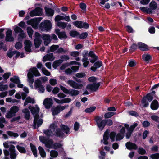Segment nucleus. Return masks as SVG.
<instances>
[{
    "label": "nucleus",
    "mask_w": 159,
    "mask_h": 159,
    "mask_svg": "<svg viewBox=\"0 0 159 159\" xmlns=\"http://www.w3.org/2000/svg\"><path fill=\"white\" fill-rule=\"evenodd\" d=\"M3 145L5 148H9V151L10 152V158L11 159H15L16 157L17 154L15 149V147L13 145H9L8 142L7 141L3 143Z\"/></svg>",
    "instance_id": "1"
},
{
    "label": "nucleus",
    "mask_w": 159,
    "mask_h": 159,
    "mask_svg": "<svg viewBox=\"0 0 159 159\" xmlns=\"http://www.w3.org/2000/svg\"><path fill=\"white\" fill-rule=\"evenodd\" d=\"M60 87L63 92L66 94H69L72 96H75L79 94L80 92L75 89H68L62 85H60Z\"/></svg>",
    "instance_id": "2"
},
{
    "label": "nucleus",
    "mask_w": 159,
    "mask_h": 159,
    "mask_svg": "<svg viewBox=\"0 0 159 159\" xmlns=\"http://www.w3.org/2000/svg\"><path fill=\"white\" fill-rule=\"evenodd\" d=\"M29 109L30 110L32 114L34 115V123H35L37 119L39 117L38 113L39 112V108L37 105H35L34 107L29 106Z\"/></svg>",
    "instance_id": "3"
},
{
    "label": "nucleus",
    "mask_w": 159,
    "mask_h": 159,
    "mask_svg": "<svg viewBox=\"0 0 159 159\" xmlns=\"http://www.w3.org/2000/svg\"><path fill=\"white\" fill-rule=\"evenodd\" d=\"M57 127V125L54 123H52L50 125L49 129L44 130L43 131V133L48 136H53L54 135L53 132L55 131V129Z\"/></svg>",
    "instance_id": "4"
},
{
    "label": "nucleus",
    "mask_w": 159,
    "mask_h": 159,
    "mask_svg": "<svg viewBox=\"0 0 159 159\" xmlns=\"http://www.w3.org/2000/svg\"><path fill=\"white\" fill-rule=\"evenodd\" d=\"M66 83L70 86L75 89H81L83 86V85L82 84L77 83L71 80H68L67 81Z\"/></svg>",
    "instance_id": "5"
},
{
    "label": "nucleus",
    "mask_w": 159,
    "mask_h": 159,
    "mask_svg": "<svg viewBox=\"0 0 159 159\" xmlns=\"http://www.w3.org/2000/svg\"><path fill=\"white\" fill-rule=\"evenodd\" d=\"M68 106V105L64 106L59 105L52 108V114L53 115H57L60 112V111L63 110L65 108H67Z\"/></svg>",
    "instance_id": "6"
},
{
    "label": "nucleus",
    "mask_w": 159,
    "mask_h": 159,
    "mask_svg": "<svg viewBox=\"0 0 159 159\" xmlns=\"http://www.w3.org/2000/svg\"><path fill=\"white\" fill-rule=\"evenodd\" d=\"M138 125L137 123H135L133 125H131L130 128H129V125L127 124H125V128L128 129V132L126 133V137L127 138H129L131 136V134L135 128Z\"/></svg>",
    "instance_id": "7"
},
{
    "label": "nucleus",
    "mask_w": 159,
    "mask_h": 159,
    "mask_svg": "<svg viewBox=\"0 0 159 159\" xmlns=\"http://www.w3.org/2000/svg\"><path fill=\"white\" fill-rule=\"evenodd\" d=\"M96 121L98 127L101 130H102L106 125V120H102L100 117H97L96 118Z\"/></svg>",
    "instance_id": "8"
},
{
    "label": "nucleus",
    "mask_w": 159,
    "mask_h": 159,
    "mask_svg": "<svg viewBox=\"0 0 159 159\" xmlns=\"http://www.w3.org/2000/svg\"><path fill=\"white\" fill-rule=\"evenodd\" d=\"M75 26L76 27L80 28H84L87 29L89 27V25L86 22H83L81 21H76L73 22Z\"/></svg>",
    "instance_id": "9"
},
{
    "label": "nucleus",
    "mask_w": 159,
    "mask_h": 159,
    "mask_svg": "<svg viewBox=\"0 0 159 159\" xmlns=\"http://www.w3.org/2000/svg\"><path fill=\"white\" fill-rule=\"evenodd\" d=\"M41 27L44 29L46 31H49L52 27L51 22L48 20H46L44 22L41 23Z\"/></svg>",
    "instance_id": "10"
},
{
    "label": "nucleus",
    "mask_w": 159,
    "mask_h": 159,
    "mask_svg": "<svg viewBox=\"0 0 159 159\" xmlns=\"http://www.w3.org/2000/svg\"><path fill=\"white\" fill-rule=\"evenodd\" d=\"M42 9L39 7H37L30 12V15L31 17L39 16L42 14Z\"/></svg>",
    "instance_id": "11"
},
{
    "label": "nucleus",
    "mask_w": 159,
    "mask_h": 159,
    "mask_svg": "<svg viewBox=\"0 0 159 159\" xmlns=\"http://www.w3.org/2000/svg\"><path fill=\"white\" fill-rule=\"evenodd\" d=\"M100 85L99 83L97 84H89L87 85L86 88L92 91H95L98 89Z\"/></svg>",
    "instance_id": "12"
},
{
    "label": "nucleus",
    "mask_w": 159,
    "mask_h": 159,
    "mask_svg": "<svg viewBox=\"0 0 159 159\" xmlns=\"http://www.w3.org/2000/svg\"><path fill=\"white\" fill-rule=\"evenodd\" d=\"M43 104L46 108L47 109L49 108L52 105V101L50 98H46L44 100Z\"/></svg>",
    "instance_id": "13"
},
{
    "label": "nucleus",
    "mask_w": 159,
    "mask_h": 159,
    "mask_svg": "<svg viewBox=\"0 0 159 159\" xmlns=\"http://www.w3.org/2000/svg\"><path fill=\"white\" fill-rule=\"evenodd\" d=\"M27 23L29 25H31L34 28H36L37 27L38 22L36 19H34L28 21Z\"/></svg>",
    "instance_id": "14"
},
{
    "label": "nucleus",
    "mask_w": 159,
    "mask_h": 159,
    "mask_svg": "<svg viewBox=\"0 0 159 159\" xmlns=\"http://www.w3.org/2000/svg\"><path fill=\"white\" fill-rule=\"evenodd\" d=\"M43 39L44 40V44L46 46L48 45L51 42V36L49 35L46 34H43L42 37Z\"/></svg>",
    "instance_id": "15"
},
{
    "label": "nucleus",
    "mask_w": 159,
    "mask_h": 159,
    "mask_svg": "<svg viewBox=\"0 0 159 159\" xmlns=\"http://www.w3.org/2000/svg\"><path fill=\"white\" fill-rule=\"evenodd\" d=\"M12 31L11 30H8L7 32L6 40L7 41H13L14 39L12 36Z\"/></svg>",
    "instance_id": "16"
},
{
    "label": "nucleus",
    "mask_w": 159,
    "mask_h": 159,
    "mask_svg": "<svg viewBox=\"0 0 159 159\" xmlns=\"http://www.w3.org/2000/svg\"><path fill=\"white\" fill-rule=\"evenodd\" d=\"M55 59V57L53 56V53L47 54L44 56L43 59V61L45 62L47 61H52Z\"/></svg>",
    "instance_id": "17"
},
{
    "label": "nucleus",
    "mask_w": 159,
    "mask_h": 159,
    "mask_svg": "<svg viewBox=\"0 0 159 159\" xmlns=\"http://www.w3.org/2000/svg\"><path fill=\"white\" fill-rule=\"evenodd\" d=\"M55 32L60 39H66L67 37L65 32H60L59 29H56Z\"/></svg>",
    "instance_id": "18"
},
{
    "label": "nucleus",
    "mask_w": 159,
    "mask_h": 159,
    "mask_svg": "<svg viewBox=\"0 0 159 159\" xmlns=\"http://www.w3.org/2000/svg\"><path fill=\"white\" fill-rule=\"evenodd\" d=\"M63 145L59 143L56 142L53 143V148L55 149H60V151L65 152L64 149L62 148Z\"/></svg>",
    "instance_id": "19"
},
{
    "label": "nucleus",
    "mask_w": 159,
    "mask_h": 159,
    "mask_svg": "<svg viewBox=\"0 0 159 159\" xmlns=\"http://www.w3.org/2000/svg\"><path fill=\"white\" fill-rule=\"evenodd\" d=\"M53 99L56 103L58 104L69 103L71 101V99L69 98H66L61 100H60L55 98H53Z\"/></svg>",
    "instance_id": "20"
},
{
    "label": "nucleus",
    "mask_w": 159,
    "mask_h": 159,
    "mask_svg": "<svg viewBox=\"0 0 159 159\" xmlns=\"http://www.w3.org/2000/svg\"><path fill=\"white\" fill-rule=\"evenodd\" d=\"M138 48L142 51H147L148 50V46L145 44L139 42L138 43Z\"/></svg>",
    "instance_id": "21"
},
{
    "label": "nucleus",
    "mask_w": 159,
    "mask_h": 159,
    "mask_svg": "<svg viewBox=\"0 0 159 159\" xmlns=\"http://www.w3.org/2000/svg\"><path fill=\"white\" fill-rule=\"evenodd\" d=\"M25 51L29 52H31V48L32 44L31 41L29 40H26L25 42Z\"/></svg>",
    "instance_id": "22"
},
{
    "label": "nucleus",
    "mask_w": 159,
    "mask_h": 159,
    "mask_svg": "<svg viewBox=\"0 0 159 159\" xmlns=\"http://www.w3.org/2000/svg\"><path fill=\"white\" fill-rule=\"evenodd\" d=\"M126 146L127 148L129 150H136L138 148L136 145L130 142H128L126 143Z\"/></svg>",
    "instance_id": "23"
},
{
    "label": "nucleus",
    "mask_w": 159,
    "mask_h": 159,
    "mask_svg": "<svg viewBox=\"0 0 159 159\" xmlns=\"http://www.w3.org/2000/svg\"><path fill=\"white\" fill-rule=\"evenodd\" d=\"M28 72H30L33 75H34L35 76H39L41 75L40 74L35 67H34L32 69H30Z\"/></svg>",
    "instance_id": "24"
},
{
    "label": "nucleus",
    "mask_w": 159,
    "mask_h": 159,
    "mask_svg": "<svg viewBox=\"0 0 159 159\" xmlns=\"http://www.w3.org/2000/svg\"><path fill=\"white\" fill-rule=\"evenodd\" d=\"M157 4L155 1H152L149 4V8H148L152 12L151 13H152L153 11L157 8Z\"/></svg>",
    "instance_id": "25"
},
{
    "label": "nucleus",
    "mask_w": 159,
    "mask_h": 159,
    "mask_svg": "<svg viewBox=\"0 0 159 159\" xmlns=\"http://www.w3.org/2000/svg\"><path fill=\"white\" fill-rule=\"evenodd\" d=\"M44 143L46 147L49 148H53V141L52 139H50L46 141Z\"/></svg>",
    "instance_id": "26"
},
{
    "label": "nucleus",
    "mask_w": 159,
    "mask_h": 159,
    "mask_svg": "<svg viewBox=\"0 0 159 159\" xmlns=\"http://www.w3.org/2000/svg\"><path fill=\"white\" fill-rule=\"evenodd\" d=\"M45 10L47 16H53L54 14V11L52 9L45 7Z\"/></svg>",
    "instance_id": "27"
},
{
    "label": "nucleus",
    "mask_w": 159,
    "mask_h": 159,
    "mask_svg": "<svg viewBox=\"0 0 159 159\" xmlns=\"http://www.w3.org/2000/svg\"><path fill=\"white\" fill-rule=\"evenodd\" d=\"M143 60L147 62H148L152 59V57L149 54H145L142 56Z\"/></svg>",
    "instance_id": "28"
},
{
    "label": "nucleus",
    "mask_w": 159,
    "mask_h": 159,
    "mask_svg": "<svg viewBox=\"0 0 159 159\" xmlns=\"http://www.w3.org/2000/svg\"><path fill=\"white\" fill-rule=\"evenodd\" d=\"M159 107V104L158 101L156 100H154L151 105V108L154 110L157 109Z\"/></svg>",
    "instance_id": "29"
},
{
    "label": "nucleus",
    "mask_w": 159,
    "mask_h": 159,
    "mask_svg": "<svg viewBox=\"0 0 159 159\" xmlns=\"http://www.w3.org/2000/svg\"><path fill=\"white\" fill-rule=\"evenodd\" d=\"M35 102V101L34 98H32L30 97H28L25 99V101L24 103V106H26L28 103L34 104Z\"/></svg>",
    "instance_id": "30"
},
{
    "label": "nucleus",
    "mask_w": 159,
    "mask_h": 159,
    "mask_svg": "<svg viewBox=\"0 0 159 159\" xmlns=\"http://www.w3.org/2000/svg\"><path fill=\"white\" fill-rule=\"evenodd\" d=\"M60 126L61 130L66 133V134L70 133L69 128L67 126L64 125H61Z\"/></svg>",
    "instance_id": "31"
},
{
    "label": "nucleus",
    "mask_w": 159,
    "mask_h": 159,
    "mask_svg": "<svg viewBox=\"0 0 159 159\" xmlns=\"http://www.w3.org/2000/svg\"><path fill=\"white\" fill-rule=\"evenodd\" d=\"M27 77L28 82L32 84L34 81L33 75L30 72H28L27 74Z\"/></svg>",
    "instance_id": "32"
},
{
    "label": "nucleus",
    "mask_w": 159,
    "mask_h": 159,
    "mask_svg": "<svg viewBox=\"0 0 159 159\" xmlns=\"http://www.w3.org/2000/svg\"><path fill=\"white\" fill-rule=\"evenodd\" d=\"M69 52L68 49H64L62 47H60L58 48L56 51L57 53H68Z\"/></svg>",
    "instance_id": "33"
},
{
    "label": "nucleus",
    "mask_w": 159,
    "mask_h": 159,
    "mask_svg": "<svg viewBox=\"0 0 159 159\" xmlns=\"http://www.w3.org/2000/svg\"><path fill=\"white\" fill-rule=\"evenodd\" d=\"M23 113L25 114V118L28 120L30 118V113L29 110L27 109H24L22 111Z\"/></svg>",
    "instance_id": "34"
},
{
    "label": "nucleus",
    "mask_w": 159,
    "mask_h": 159,
    "mask_svg": "<svg viewBox=\"0 0 159 159\" xmlns=\"http://www.w3.org/2000/svg\"><path fill=\"white\" fill-rule=\"evenodd\" d=\"M38 150L41 157L43 158L45 157H46V154L43 148L42 147L39 146Z\"/></svg>",
    "instance_id": "35"
},
{
    "label": "nucleus",
    "mask_w": 159,
    "mask_h": 159,
    "mask_svg": "<svg viewBox=\"0 0 159 159\" xmlns=\"http://www.w3.org/2000/svg\"><path fill=\"white\" fill-rule=\"evenodd\" d=\"M57 26L60 28L65 29L67 25V23L64 22H58L57 24Z\"/></svg>",
    "instance_id": "36"
},
{
    "label": "nucleus",
    "mask_w": 159,
    "mask_h": 159,
    "mask_svg": "<svg viewBox=\"0 0 159 159\" xmlns=\"http://www.w3.org/2000/svg\"><path fill=\"white\" fill-rule=\"evenodd\" d=\"M30 146L33 155L35 157H37L38 155L36 147L32 143L30 144Z\"/></svg>",
    "instance_id": "37"
},
{
    "label": "nucleus",
    "mask_w": 159,
    "mask_h": 159,
    "mask_svg": "<svg viewBox=\"0 0 159 159\" xmlns=\"http://www.w3.org/2000/svg\"><path fill=\"white\" fill-rule=\"evenodd\" d=\"M43 122L42 119H39V118L37 119V121L35 123H34V128H36V126L37 125L38 127H39L41 126Z\"/></svg>",
    "instance_id": "38"
},
{
    "label": "nucleus",
    "mask_w": 159,
    "mask_h": 159,
    "mask_svg": "<svg viewBox=\"0 0 159 159\" xmlns=\"http://www.w3.org/2000/svg\"><path fill=\"white\" fill-rule=\"evenodd\" d=\"M41 41L40 40V38L38 37L36 38L34 40V43L35 45V47L36 48H38L39 46L41 43Z\"/></svg>",
    "instance_id": "39"
},
{
    "label": "nucleus",
    "mask_w": 159,
    "mask_h": 159,
    "mask_svg": "<svg viewBox=\"0 0 159 159\" xmlns=\"http://www.w3.org/2000/svg\"><path fill=\"white\" fill-rule=\"evenodd\" d=\"M62 63V61L60 59L56 60L52 64L53 67L56 69L58 66H60Z\"/></svg>",
    "instance_id": "40"
},
{
    "label": "nucleus",
    "mask_w": 159,
    "mask_h": 159,
    "mask_svg": "<svg viewBox=\"0 0 159 159\" xmlns=\"http://www.w3.org/2000/svg\"><path fill=\"white\" fill-rule=\"evenodd\" d=\"M16 148L19 152L21 153H25L26 152V150L25 148L23 147L17 145Z\"/></svg>",
    "instance_id": "41"
},
{
    "label": "nucleus",
    "mask_w": 159,
    "mask_h": 159,
    "mask_svg": "<svg viewBox=\"0 0 159 159\" xmlns=\"http://www.w3.org/2000/svg\"><path fill=\"white\" fill-rule=\"evenodd\" d=\"M27 31L29 37L31 38L33 33V31L31 27H29L27 28Z\"/></svg>",
    "instance_id": "42"
},
{
    "label": "nucleus",
    "mask_w": 159,
    "mask_h": 159,
    "mask_svg": "<svg viewBox=\"0 0 159 159\" xmlns=\"http://www.w3.org/2000/svg\"><path fill=\"white\" fill-rule=\"evenodd\" d=\"M140 9L143 11L145 12L148 14H151L152 12L148 7H140Z\"/></svg>",
    "instance_id": "43"
},
{
    "label": "nucleus",
    "mask_w": 159,
    "mask_h": 159,
    "mask_svg": "<svg viewBox=\"0 0 159 159\" xmlns=\"http://www.w3.org/2000/svg\"><path fill=\"white\" fill-rule=\"evenodd\" d=\"M84 57H83L82 60V61L83 62V65L84 67H86L88 64H89V61H88V59L85 57L84 55Z\"/></svg>",
    "instance_id": "44"
},
{
    "label": "nucleus",
    "mask_w": 159,
    "mask_h": 159,
    "mask_svg": "<svg viewBox=\"0 0 159 159\" xmlns=\"http://www.w3.org/2000/svg\"><path fill=\"white\" fill-rule=\"evenodd\" d=\"M10 110L14 113V114L16 115V113L19 110V108L17 106H13L10 108Z\"/></svg>",
    "instance_id": "45"
},
{
    "label": "nucleus",
    "mask_w": 159,
    "mask_h": 159,
    "mask_svg": "<svg viewBox=\"0 0 159 159\" xmlns=\"http://www.w3.org/2000/svg\"><path fill=\"white\" fill-rule=\"evenodd\" d=\"M10 80L16 84H18L20 81L19 77L17 76H14L13 77L10 78Z\"/></svg>",
    "instance_id": "46"
},
{
    "label": "nucleus",
    "mask_w": 159,
    "mask_h": 159,
    "mask_svg": "<svg viewBox=\"0 0 159 159\" xmlns=\"http://www.w3.org/2000/svg\"><path fill=\"white\" fill-rule=\"evenodd\" d=\"M50 156L52 157L55 158L57 157L58 155V152L56 150H51L50 152Z\"/></svg>",
    "instance_id": "47"
},
{
    "label": "nucleus",
    "mask_w": 159,
    "mask_h": 159,
    "mask_svg": "<svg viewBox=\"0 0 159 159\" xmlns=\"http://www.w3.org/2000/svg\"><path fill=\"white\" fill-rule=\"evenodd\" d=\"M60 59L62 63L63 62L68 60L70 58L68 56L66 55H63L61 56L60 57Z\"/></svg>",
    "instance_id": "48"
},
{
    "label": "nucleus",
    "mask_w": 159,
    "mask_h": 159,
    "mask_svg": "<svg viewBox=\"0 0 159 159\" xmlns=\"http://www.w3.org/2000/svg\"><path fill=\"white\" fill-rule=\"evenodd\" d=\"M7 133L8 135L11 137H13L16 138L19 136V134L17 133H14L11 131H8L7 132Z\"/></svg>",
    "instance_id": "49"
},
{
    "label": "nucleus",
    "mask_w": 159,
    "mask_h": 159,
    "mask_svg": "<svg viewBox=\"0 0 159 159\" xmlns=\"http://www.w3.org/2000/svg\"><path fill=\"white\" fill-rule=\"evenodd\" d=\"M56 136L57 137H61L63 134V133L61 131L60 129H57L55 132Z\"/></svg>",
    "instance_id": "50"
},
{
    "label": "nucleus",
    "mask_w": 159,
    "mask_h": 159,
    "mask_svg": "<svg viewBox=\"0 0 159 159\" xmlns=\"http://www.w3.org/2000/svg\"><path fill=\"white\" fill-rule=\"evenodd\" d=\"M95 107H91L90 108H86L85 110V111L87 113H90L93 111L95 110Z\"/></svg>",
    "instance_id": "51"
},
{
    "label": "nucleus",
    "mask_w": 159,
    "mask_h": 159,
    "mask_svg": "<svg viewBox=\"0 0 159 159\" xmlns=\"http://www.w3.org/2000/svg\"><path fill=\"white\" fill-rule=\"evenodd\" d=\"M116 134L114 132H112L110 133L109 137L111 142H114L115 140V138Z\"/></svg>",
    "instance_id": "52"
},
{
    "label": "nucleus",
    "mask_w": 159,
    "mask_h": 159,
    "mask_svg": "<svg viewBox=\"0 0 159 159\" xmlns=\"http://www.w3.org/2000/svg\"><path fill=\"white\" fill-rule=\"evenodd\" d=\"M8 88L7 85H4L0 82V91H3L7 90Z\"/></svg>",
    "instance_id": "53"
},
{
    "label": "nucleus",
    "mask_w": 159,
    "mask_h": 159,
    "mask_svg": "<svg viewBox=\"0 0 159 159\" xmlns=\"http://www.w3.org/2000/svg\"><path fill=\"white\" fill-rule=\"evenodd\" d=\"M34 84V87L36 89L40 87L42 85L41 81L39 79L35 81Z\"/></svg>",
    "instance_id": "54"
},
{
    "label": "nucleus",
    "mask_w": 159,
    "mask_h": 159,
    "mask_svg": "<svg viewBox=\"0 0 159 159\" xmlns=\"http://www.w3.org/2000/svg\"><path fill=\"white\" fill-rule=\"evenodd\" d=\"M16 115H15L10 110L8 111L7 114L6 115L5 117L8 118H11L15 116Z\"/></svg>",
    "instance_id": "55"
},
{
    "label": "nucleus",
    "mask_w": 159,
    "mask_h": 159,
    "mask_svg": "<svg viewBox=\"0 0 159 159\" xmlns=\"http://www.w3.org/2000/svg\"><path fill=\"white\" fill-rule=\"evenodd\" d=\"M115 114L114 112H108L106 113L104 115V117L105 118H111Z\"/></svg>",
    "instance_id": "56"
},
{
    "label": "nucleus",
    "mask_w": 159,
    "mask_h": 159,
    "mask_svg": "<svg viewBox=\"0 0 159 159\" xmlns=\"http://www.w3.org/2000/svg\"><path fill=\"white\" fill-rule=\"evenodd\" d=\"M124 134L121 133H118L116 136V141L120 140H121L124 137Z\"/></svg>",
    "instance_id": "57"
},
{
    "label": "nucleus",
    "mask_w": 159,
    "mask_h": 159,
    "mask_svg": "<svg viewBox=\"0 0 159 159\" xmlns=\"http://www.w3.org/2000/svg\"><path fill=\"white\" fill-rule=\"evenodd\" d=\"M25 37L26 34L23 31V32L19 33L18 39L19 40H22L23 38H25Z\"/></svg>",
    "instance_id": "58"
},
{
    "label": "nucleus",
    "mask_w": 159,
    "mask_h": 159,
    "mask_svg": "<svg viewBox=\"0 0 159 159\" xmlns=\"http://www.w3.org/2000/svg\"><path fill=\"white\" fill-rule=\"evenodd\" d=\"M64 19V17L59 15L57 16L55 18L54 20L56 22H59V21L63 20Z\"/></svg>",
    "instance_id": "59"
},
{
    "label": "nucleus",
    "mask_w": 159,
    "mask_h": 159,
    "mask_svg": "<svg viewBox=\"0 0 159 159\" xmlns=\"http://www.w3.org/2000/svg\"><path fill=\"white\" fill-rule=\"evenodd\" d=\"M42 72L46 75L48 76L51 75L50 73L48 71L45 67L42 69Z\"/></svg>",
    "instance_id": "60"
},
{
    "label": "nucleus",
    "mask_w": 159,
    "mask_h": 159,
    "mask_svg": "<svg viewBox=\"0 0 159 159\" xmlns=\"http://www.w3.org/2000/svg\"><path fill=\"white\" fill-rule=\"evenodd\" d=\"M70 34L71 36L73 37H75L77 36L79 34L78 32L75 31L73 30L70 31Z\"/></svg>",
    "instance_id": "61"
},
{
    "label": "nucleus",
    "mask_w": 159,
    "mask_h": 159,
    "mask_svg": "<svg viewBox=\"0 0 159 159\" xmlns=\"http://www.w3.org/2000/svg\"><path fill=\"white\" fill-rule=\"evenodd\" d=\"M58 47L59 46L58 45H53L50 47V50L52 52H54L57 49H58Z\"/></svg>",
    "instance_id": "62"
},
{
    "label": "nucleus",
    "mask_w": 159,
    "mask_h": 159,
    "mask_svg": "<svg viewBox=\"0 0 159 159\" xmlns=\"http://www.w3.org/2000/svg\"><path fill=\"white\" fill-rule=\"evenodd\" d=\"M80 54V52L77 51L71 52L70 53V55L74 57H76L78 56Z\"/></svg>",
    "instance_id": "63"
},
{
    "label": "nucleus",
    "mask_w": 159,
    "mask_h": 159,
    "mask_svg": "<svg viewBox=\"0 0 159 159\" xmlns=\"http://www.w3.org/2000/svg\"><path fill=\"white\" fill-rule=\"evenodd\" d=\"M150 157L152 159H158L159 158V153L152 154L150 156Z\"/></svg>",
    "instance_id": "64"
}]
</instances>
